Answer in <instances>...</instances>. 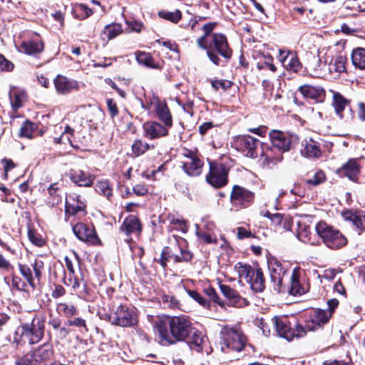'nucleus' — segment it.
I'll return each mask as SVG.
<instances>
[{"label":"nucleus","mask_w":365,"mask_h":365,"mask_svg":"<svg viewBox=\"0 0 365 365\" xmlns=\"http://www.w3.org/2000/svg\"><path fill=\"white\" fill-rule=\"evenodd\" d=\"M168 221L183 232H185L187 230V222L182 218L176 217L173 214H169L167 217Z\"/></svg>","instance_id":"47"},{"label":"nucleus","mask_w":365,"mask_h":365,"mask_svg":"<svg viewBox=\"0 0 365 365\" xmlns=\"http://www.w3.org/2000/svg\"><path fill=\"white\" fill-rule=\"evenodd\" d=\"M19 270L23 275V277L26 279V280L28 282L29 285L32 287L33 288L35 287V280L34 278V275L32 273L31 269L27 266L24 264H19Z\"/></svg>","instance_id":"45"},{"label":"nucleus","mask_w":365,"mask_h":365,"mask_svg":"<svg viewBox=\"0 0 365 365\" xmlns=\"http://www.w3.org/2000/svg\"><path fill=\"white\" fill-rule=\"evenodd\" d=\"M34 132V124L30 122H25L21 127L19 131L20 137L31 138Z\"/></svg>","instance_id":"50"},{"label":"nucleus","mask_w":365,"mask_h":365,"mask_svg":"<svg viewBox=\"0 0 365 365\" xmlns=\"http://www.w3.org/2000/svg\"><path fill=\"white\" fill-rule=\"evenodd\" d=\"M9 98L11 106L14 108L18 109L22 106V103L25 100L26 93L24 91H10Z\"/></svg>","instance_id":"43"},{"label":"nucleus","mask_w":365,"mask_h":365,"mask_svg":"<svg viewBox=\"0 0 365 365\" xmlns=\"http://www.w3.org/2000/svg\"><path fill=\"white\" fill-rule=\"evenodd\" d=\"M33 271L34 272V278L35 282L37 281V282H39L41 278V273L42 270L44 267V263L43 261L36 259L34 262L31 264Z\"/></svg>","instance_id":"49"},{"label":"nucleus","mask_w":365,"mask_h":365,"mask_svg":"<svg viewBox=\"0 0 365 365\" xmlns=\"http://www.w3.org/2000/svg\"><path fill=\"white\" fill-rule=\"evenodd\" d=\"M73 231L75 235L81 241L96 244L98 242V237L92 227L88 226L84 223L79 222L73 227Z\"/></svg>","instance_id":"16"},{"label":"nucleus","mask_w":365,"mask_h":365,"mask_svg":"<svg viewBox=\"0 0 365 365\" xmlns=\"http://www.w3.org/2000/svg\"><path fill=\"white\" fill-rule=\"evenodd\" d=\"M47 190L48 194L53 197V203H58L61 201V195L58 187H56V184H50L47 187Z\"/></svg>","instance_id":"53"},{"label":"nucleus","mask_w":365,"mask_h":365,"mask_svg":"<svg viewBox=\"0 0 365 365\" xmlns=\"http://www.w3.org/2000/svg\"><path fill=\"white\" fill-rule=\"evenodd\" d=\"M1 164L4 169V175L5 179L7 180L9 172H12L14 168H15L14 163L10 159H3L1 160Z\"/></svg>","instance_id":"58"},{"label":"nucleus","mask_w":365,"mask_h":365,"mask_svg":"<svg viewBox=\"0 0 365 365\" xmlns=\"http://www.w3.org/2000/svg\"><path fill=\"white\" fill-rule=\"evenodd\" d=\"M96 192L109 198L113 194V189L110 184H96Z\"/></svg>","instance_id":"54"},{"label":"nucleus","mask_w":365,"mask_h":365,"mask_svg":"<svg viewBox=\"0 0 365 365\" xmlns=\"http://www.w3.org/2000/svg\"><path fill=\"white\" fill-rule=\"evenodd\" d=\"M287 265L286 263H282L274 257H270L267 259V267L271 280L278 286V288L281 286L282 278L287 271Z\"/></svg>","instance_id":"12"},{"label":"nucleus","mask_w":365,"mask_h":365,"mask_svg":"<svg viewBox=\"0 0 365 365\" xmlns=\"http://www.w3.org/2000/svg\"><path fill=\"white\" fill-rule=\"evenodd\" d=\"M205 292L206 295L210 297V299H212L215 303H217L221 307L224 306L223 302H220L219 297L217 296V294L215 289L212 287H208L205 289Z\"/></svg>","instance_id":"57"},{"label":"nucleus","mask_w":365,"mask_h":365,"mask_svg":"<svg viewBox=\"0 0 365 365\" xmlns=\"http://www.w3.org/2000/svg\"><path fill=\"white\" fill-rule=\"evenodd\" d=\"M282 153L279 151V153L274 154L272 149L267 148L266 150H262L261 160L263 164H275L282 160Z\"/></svg>","instance_id":"35"},{"label":"nucleus","mask_w":365,"mask_h":365,"mask_svg":"<svg viewBox=\"0 0 365 365\" xmlns=\"http://www.w3.org/2000/svg\"><path fill=\"white\" fill-rule=\"evenodd\" d=\"M150 148L151 146L148 143L140 139H135L131 145V150L135 156H140L150 150Z\"/></svg>","instance_id":"39"},{"label":"nucleus","mask_w":365,"mask_h":365,"mask_svg":"<svg viewBox=\"0 0 365 365\" xmlns=\"http://www.w3.org/2000/svg\"><path fill=\"white\" fill-rule=\"evenodd\" d=\"M196 227V235L199 240L207 244H217V238L215 233L207 232L204 230H200L198 225Z\"/></svg>","instance_id":"38"},{"label":"nucleus","mask_w":365,"mask_h":365,"mask_svg":"<svg viewBox=\"0 0 365 365\" xmlns=\"http://www.w3.org/2000/svg\"><path fill=\"white\" fill-rule=\"evenodd\" d=\"M143 129L145 137L150 140L166 136L168 134L167 127L155 121L145 122Z\"/></svg>","instance_id":"17"},{"label":"nucleus","mask_w":365,"mask_h":365,"mask_svg":"<svg viewBox=\"0 0 365 365\" xmlns=\"http://www.w3.org/2000/svg\"><path fill=\"white\" fill-rule=\"evenodd\" d=\"M207 37L208 36L202 35V36L197 39V44L200 48L206 50L207 56L210 61H212L215 65L219 66L220 63V58L218 56V55L215 53L214 51L210 48V44L207 45Z\"/></svg>","instance_id":"28"},{"label":"nucleus","mask_w":365,"mask_h":365,"mask_svg":"<svg viewBox=\"0 0 365 365\" xmlns=\"http://www.w3.org/2000/svg\"><path fill=\"white\" fill-rule=\"evenodd\" d=\"M279 61L286 63V68L294 72L299 71L301 68V63L295 53H291L289 51L279 50Z\"/></svg>","instance_id":"26"},{"label":"nucleus","mask_w":365,"mask_h":365,"mask_svg":"<svg viewBox=\"0 0 365 365\" xmlns=\"http://www.w3.org/2000/svg\"><path fill=\"white\" fill-rule=\"evenodd\" d=\"M67 324L69 326H74L80 328H83L84 331H87L88 328L86 324V321L80 317L75 318L72 320H68Z\"/></svg>","instance_id":"59"},{"label":"nucleus","mask_w":365,"mask_h":365,"mask_svg":"<svg viewBox=\"0 0 365 365\" xmlns=\"http://www.w3.org/2000/svg\"><path fill=\"white\" fill-rule=\"evenodd\" d=\"M53 83L56 92L60 95H66L78 89V83L76 81L69 79L62 75H58Z\"/></svg>","instance_id":"18"},{"label":"nucleus","mask_w":365,"mask_h":365,"mask_svg":"<svg viewBox=\"0 0 365 365\" xmlns=\"http://www.w3.org/2000/svg\"><path fill=\"white\" fill-rule=\"evenodd\" d=\"M106 103L111 118L115 117L118 115L116 103L112 99H107Z\"/></svg>","instance_id":"64"},{"label":"nucleus","mask_w":365,"mask_h":365,"mask_svg":"<svg viewBox=\"0 0 365 365\" xmlns=\"http://www.w3.org/2000/svg\"><path fill=\"white\" fill-rule=\"evenodd\" d=\"M329 71L333 78H340L342 73V57L340 55L332 58L329 65Z\"/></svg>","instance_id":"34"},{"label":"nucleus","mask_w":365,"mask_h":365,"mask_svg":"<svg viewBox=\"0 0 365 365\" xmlns=\"http://www.w3.org/2000/svg\"><path fill=\"white\" fill-rule=\"evenodd\" d=\"M327 180L326 175L324 171L318 170L314 175L313 180H309L307 182H323Z\"/></svg>","instance_id":"63"},{"label":"nucleus","mask_w":365,"mask_h":365,"mask_svg":"<svg viewBox=\"0 0 365 365\" xmlns=\"http://www.w3.org/2000/svg\"><path fill=\"white\" fill-rule=\"evenodd\" d=\"M253 199V194L248 190L235 185L231 193V201L234 204H245L250 202Z\"/></svg>","instance_id":"25"},{"label":"nucleus","mask_w":365,"mask_h":365,"mask_svg":"<svg viewBox=\"0 0 365 365\" xmlns=\"http://www.w3.org/2000/svg\"><path fill=\"white\" fill-rule=\"evenodd\" d=\"M121 230L126 235L132 233L138 234L141 230L139 220L134 215L126 217L120 227Z\"/></svg>","instance_id":"27"},{"label":"nucleus","mask_w":365,"mask_h":365,"mask_svg":"<svg viewBox=\"0 0 365 365\" xmlns=\"http://www.w3.org/2000/svg\"><path fill=\"white\" fill-rule=\"evenodd\" d=\"M53 349L50 345L43 344L34 351L28 352L16 359L15 365H38L51 358Z\"/></svg>","instance_id":"7"},{"label":"nucleus","mask_w":365,"mask_h":365,"mask_svg":"<svg viewBox=\"0 0 365 365\" xmlns=\"http://www.w3.org/2000/svg\"><path fill=\"white\" fill-rule=\"evenodd\" d=\"M192 257V254L188 250L180 247L178 242L176 241V245L174 247H166L163 249L161 254L160 264L165 267L167 264L166 262L169 259H173L175 262H189Z\"/></svg>","instance_id":"9"},{"label":"nucleus","mask_w":365,"mask_h":365,"mask_svg":"<svg viewBox=\"0 0 365 365\" xmlns=\"http://www.w3.org/2000/svg\"><path fill=\"white\" fill-rule=\"evenodd\" d=\"M191 336L187 341V344L192 349H195L197 351H200L202 349V344L205 341L204 336L200 331L197 330L190 334Z\"/></svg>","instance_id":"33"},{"label":"nucleus","mask_w":365,"mask_h":365,"mask_svg":"<svg viewBox=\"0 0 365 365\" xmlns=\"http://www.w3.org/2000/svg\"><path fill=\"white\" fill-rule=\"evenodd\" d=\"M136 61L138 63L144 65L149 68H156L157 66L154 63V61L151 55L144 51H140L135 53Z\"/></svg>","instance_id":"41"},{"label":"nucleus","mask_w":365,"mask_h":365,"mask_svg":"<svg viewBox=\"0 0 365 365\" xmlns=\"http://www.w3.org/2000/svg\"><path fill=\"white\" fill-rule=\"evenodd\" d=\"M158 15L160 18L173 23L178 22L182 17V14L179 10H175V11H160Z\"/></svg>","instance_id":"46"},{"label":"nucleus","mask_w":365,"mask_h":365,"mask_svg":"<svg viewBox=\"0 0 365 365\" xmlns=\"http://www.w3.org/2000/svg\"><path fill=\"white\" fill-rule=\"evenodd\" d=\"M251 289L256 292H262L264 289V274L261 269H257L254 272V277H251V280L247 282Z\"/></svg>","instance_id":"29"},{"label":"nucleus","mask_w":365,"mask_h":365,"mask_svg":"<svg viewBox=\"0 0 365 365\" xmlns=\"http://www.w3.org/2000/svg\"><path fill=\"white\" fill-rule=\"evenodd\" d=\"M28 237L31 243L38 247H41L44 245V240L42 237L33 230H29Z\"/></svg>","instance_id":"51"},{"label":"nucleus","mask_w":365,"mask_h":365,"mask_svg":"<svg viewBox=\"0 0 365 365\" xmlns=\"http://www.w3.org/2000/svg\"><path fill=\"white\" fill-rule=\"evenodd\" d=\"M14 67L12 62L6 59L2 54H0V71H11Z\"/></svg>","instance_id":"55"},{"label":"nucleus","mask_w":365,"mask_h":365,"mask_svg":"<svg viewBox=\"0 0 365 365\" xmlns=\"http://www.w3.org/2000/svg\"><path fill=\"white\" fill-rule=\"evenodd\" d=\"M148 319L163 345L185 341L193 329L192 323L185 316H148Z\"/></svg>","instance_id":"1"},{"label":"nucleus","mask_w":365,"mask_h":365,"mask_svg":"<svg viewBox=\"0 0 365 365\" xmlns=\"http://www.w3.org/2000/svg\"><path fill=\"white\" fill-rule=\"evenodd\" d=\"M57 311L59 314L66 317H71L76 315L77 313L76 309L73 305L66 303L58 304L57 306Z\"/></svg>","instance_id":"44"},{"label":"nucleus","mask_w":365,"mask_h":365,"mask_svg":"<svg viewBox=\"0 0 365 365\" xmlns=\"http://www.w3.org/2000/svg\"><path fill=\"white\" fill-rule=\"evenodd\" d=\"M123 32L122 26L120 24L114 23L106 25L103 31V35L106 36L108 41L113 39Z\"/></svg>","instance_id":"36"},{"label":"nucleus","mask_w":365,"mask_h":365,"mask_svg":"<svg viewBox=\"0 0 365 365\" xmlns=\"http://www.w3.org/2000/svg\"><path fill=\"white\" fill-rule=\"evenodd\" d=\"M269 138L272 146L278 149L280 153L288 151L299 140V138L296 134L279 130H272L269 132Z\"/></svg>","instance_id":"6"},{"label":"nucleus","mask_w":365,"mask_h":365,"mask_svg":"<svg viewBox=\"0 0 365 365\" xmlns=\"http://www.w3.org/2000/svg\"><path fill=\"white\" fill-rule=\"evenodd\" d=\"M155 111L158 118L164 123L165 126L170 128L173 125V120L168 106L163 103H158Z\"/></svg>","instance_id":"30"},{"label":"nucleus","mask_w":365,"mask_h":365,"mask_svg":"<svg viewBox=\"0 0 365 365\" xmlns=\"http://www.w3.org/2000/svg\"><path fill=\"white\" fill-rule=\"evenodd\" d=\"M300 268L296 267L293 269L290 277V287L289 293L293 296H301L307 292V287H304L299 280Z\"/></svg>","instance_id":"24"},{"label":"nucleus","mask_w":365,"mask_h":365,"mask_svg":"<svg viewBox=\"0 0 365 365\" xmlns=\"http://www.w3.org/2000/svg\"><path fill=\"white\" fill-rule=\"evenodd\" d=\"M237 143L238 149L241 150L245 156L252 158L257 157V148L259 144L258 139L250 135H243L237 138Z\"/></svg>","instance_id":"14"},{"label":"nucleus","mask_w":365,"mask_h":365,"mask_svg":"<svg viewBox=\"0 0 365 365\" xmlns=\"http://www.w3.org/2000/svg\"><path fill=\"white\" fill-rule=\"evenodd\" d=\"M353 65L359 69H365V48L358 47L352 51L351 56Z\"/></svg>","instance_id":"32"},{"label":"nucleus","mask_w":365,"mask_h":365,"mask_svg":"<svg viewBox=\"0 0 365 365\" xmlns=\"http://www.w3.org/2000/svg\"><path fill=\"white\" fill-rule=\"evenodd\" d=\"M298 91L305 98L323 102L325 99V91L321 86L304 84L299 87Z\"/></svg>","instance_id":"19"},{"label":"nucleus","mask_w":365,"mask_h":365,"mask_svg":"<svg viewBox=\"0 0 365 365\" xmlns=\"http://www.w3.org/2000/svg\"><path fill=\"white\" fill-rule=\"evenodd\" d=\"M86 205L80 200V196L70 195L66 200V213L68 215H85Z\"/></svg>","instance_id":"23"},{"label":"nucleus","mask_w":365,"mask_h":365,"mask_svg":"<svg viewBox=\"0 0 365 365\" xmlns=\"http://www.w3.org/2000/svg\"><path fill=\"white\" fill-rule=\"evenodd\" d=\"M315 230L327 247L331 249H339L341 247V235L339 230L334 229L324 222L317 223Z\"/></svg>","instance_id":"8"},{"label":"nucleus","mask_w":365,"mask_h":365,"mask_svg":"<svg viewBox=\"0 0 365 365\" xmlns=\"http://www.w3.org/2000/svg\"><path fill=\"white\" fill-rule=\"evenodd\" d=\"M222 337V350L227 352V350L241 351L246 343V337L241 330L226 326L220 331Z\"/></svg>","instance_id":"3"},{"label":"nucleus","mask_w":365,"mask_h":365,"mask_svg":"<svg viewBox=\"0 0 365 365\" xmlns=\"http://www.w3.org/2000/svg\"><path fill=\"white\" fill-rule=\"evenodd\" d=\"M359 173V165L356 160H350L346 165H344V175L346 176L351 181H355Z\"/></svg>","instance_id":"31"},{"label":"nucleus","mask_w":365,"mask_h":365,"mask_svg":"<svg viewBox=\"0 0 365 365\" xmlns=\"http://www.w3.org/2000/svg\"><path fill=\"white\" fill-rule=\"evenodd\" d=\"M210 48L226 59H230L232 56V51L228 45L227 38L221 33L211 34Z\"/></svg>","instance_id":"10"},{"label":"nucleus","mask_w":365,"mask_h":365,"mask_svg":"<svg viewBox=\"0 0 365 365\" xmlns=\"http://www.w3.org/2000/svg\"><path fill=\"white\" fill-rule=\"evenodd\" d=\"M220 288L223 295L230 300L237 293V291L225 284H220Z\"/></svg>","instance_id":"60"},{"label":"nucleus","mask_w":365,"mask_h":365,"mask_svg":"<svg viewBox=\"0 0 365 365\" xmlns=\"http://www.w3.org/2000/svg\"><path fill=\"white\" fill-rule=\"evenodd\" d=\"M126 24L131 31H135L138 33L141 31L142 28L143 26L141 22L137 21L135 20L126 21Z\"/></svg>","instance_id":"61"},{"label":"nucleus","mask_w":365,"mask_h":365,"mask_svg":"<svg viewBox=\"0 0 365 365\" xmlns=\"http://www.w3.org/2000/svg\"><path fill=\"white\" fill-rule=\"evenodd\" d=\"M301 154L308 158H318L322 155L319 143L312 138H306L302 142Z\"/></svg>","instance_id":"21"},{"label":"nucleus","mask_w":365,"mask_h":365,"mask_svg":"<svg viewBox=\"0 0 365 365\" xmlns=\"http://www.w3.org/2000/svg\"><path fill=\"white\" fill-rule=\"evenodd\" d=\"M210 170L206 175L207 182H227L230 168L217 162H210Z\"/></svg>","instance_id":"11"},{"label":"nucleus","mask_w":365,"mask_h":365,"mask_svg":"<svg viewBox=\"0 0 365 365\" xmlns=\"http://www.w3.org/2000/svg\"><path fill=\"white\" fill-rule=\"evenodd\" d=\"M272 321L279 336L288 341L292 340L294 337L299 338L306 335V330L301 325L296 324L294 329L291 328L287 317H274Z\"/></svg>","instance_id":"5"},{"label":"nucleus","mask_w":365,"mask_h":365,"mask_svg":"<svg viewBox=\"0 0 365 365\" xmlns=\"http://www.w3.org/2000/svg\"><path fill=\"white\" fill-rule=\"evenodd\" d=\"M344 220L354 227L359 235L364 230L365 213L364 211L352 210L344 211Z\"/></svg>","instance_id":"15"},{"label":"nucleus","mask_w":365,"mask_h":365,"mask_svg":"<svg viewBox=\"0 0 365 365\" xmlns=\"http://www.w3.org/2000/svg\"><path fill=\"white\" fill-rule=\"evenodd\" d=\"M235 271L237 272L240 278H244L247 282L251 280V277H254L255 270L248 264L237 263L235 267Z\"/></svg>","instance_id":"37"},{"label":"nucleus","mask_w":365,"mask_h":365,"mask_svg":"<svg viewBox=\"0 0 365 365\" xmlns=\"http://www.w3.org/2000/svg\"><path fill=\"white\" fill-rule=\"evenodd\" d=\"M43 48L44 44L41 40L34 39L22 41L18 47L19 52L31 56L42 53Z\"/></svg>","instance_id":"22"},{"label":"nucleus","mask_w":365,"mask_h":365,"mask_svg":"<svg viewBox=\"0 0 365 365\" xmlns=\"http://www.w3.org/2000/svg\"><path fill=\"white\" fill-rule=\"evenodd\" d=\"M188 295L192 298L195 301L198 302L200 304L202 305L203 307H207L208 306V302L204 299L195 290H187Z\"/></svg>","instance_id":"56"},{"label":"nucleus","mask_w":365,"mask_h":365,"mask_svg":"<svg viewBox=\"0 0 365 365\" xmlns=\"http://www.w3.org/2000/svg\"><path fill=\"white\" fill-rule=\"evenodd\" d=\"M331 318L329 312L324 309H315L309 315V320L307 322L305 330L314 331L327 324Z\"/></svg>","instance_id":"13"},{"label":"nucleus","mask_w":365,"mask_h":365,"mask_svg":"<svg viewBox=\"0 0 365 365\" xmlns=\"http://www.w3.org/2000/svg\"><path fill=\"white\" fill-rule=\"evenodd\" d=\"M230 304L236 307H244L247 305H248L249 302L247 300V299L242 297L239 295V294L237 292L235 296H233V298H231L229 300Z\"/></svg>","instance_id":"52"},{"label":"nucleus","mask_w":365,"mask_h":365,"mask_svg":"<svg viewBox=\"0 0 365 365\" xmlns=\"http://www.w3.org/2000/svg\"><path fill=\"white\" fill-rule=\"evenodd\" d=\"M45 320L41 317H35L31 323L23 324L17 327L15 340L23 344H36L43 338Z\"/></svg>","instance_id":"2"},{"label":"nucleus","mask_w":365,"mask_h":365,"mask_svg":"<svg viewBox=\"0 0 365 365\" xmlns=\"http://www.w3.org/2000/svg\"><path fill=\"white\" fill-rule=\"evenodd\" d=\"M185 156L189 159V161L183 164V170L190 176H197L202 173L203 163L197 158L196 154L191 151H187Z\"/></svg>","instance_id":"20"},{"label":"nucleus","mask_w":365,"mask_h":365,"mask_svg":"<svg viewBox=\"0 0 365 365\" xmlns=\"http://www.w3.org/2000/svg\"><path fill=\"white\" fill-rule=\"evenodd\" d=\"M123 187H125L127 194H130L132 190V192L137 196L145 195L149 192L148 187L145 186L144 184H129V186L123 185L121 188Z\"/></svg>","instance_id":"42"},{"label":"nucleus","mask_w":365,"mask_h":365,"mask_svg":"<svg viewBox=\"0 0 365 365\" xmlns=\"http://www.w3.org/2000/svg\"><path fill=\"white\" fill-rule=\"evenodd\" d=\"M339 304V301L336 298H333L327 301L328 309L326 310V312L329 313L330 317H331L332 314L338 307Z\"/></svg>","instance_id":"62"},{"label":"nucleus","mask_w":365,"mask_h":365,"mask_svg":"<svg viewBox=\"0 0 365 365\" xmlns=\"http://www.w3.org/2000/svg\"><path fill=\"white\" fill-rule=\"evenodd\" d=\"M329 92L332 94L331 106L334 108L335 113L340 117H342V95L333 89H329Z\"/></svg>","instance_id":"40"},{"label":"nucleus","mask_w":365,"mask_h":365,"mask_svg":"<svg viewBox=\"0 0 365 365\" xmlns=\"http://www.w3.org/2000/svg\"><path fill=\"white\" fill-rule=\"evenodd\" d=\"M310 235L311 231L310 227L309 226H307L305 225H299V230L297 232V237L299 240L305 243L310 242Z\"/></svg>","instance_id":"48"},{"label":"nucleus","mask_w":365,"mask_h":365,"mask_svg":"<svg viewBox=\"0 0 365 365\" xmlns=\"http://www.w3.org/2000/svg\"><path fill=\"white\" fill-rule=\"evenodd\" d=\"M105 319L122 327H132L137 322L135 312L123 305L118 306L110 314H106Z\"/></svg>","instance_id":"4"}]
</instances>
